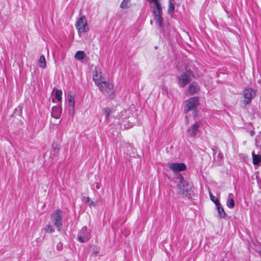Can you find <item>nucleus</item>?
<instances>
[{
  "instance_id": "1",
  "label": "nucleus",
  "mask_w": 261,
  "mask_h": 261,
  "mask_svg": "<svg viewBox=\"0 0 261 261\" xmlns=\"http://www.w3.org/2000/svg\"><path fill=\"white\" fill-rule=\"evenodd\" d=\"M177 186L180 194L188 197H191L193 195L192 183L185 180L182 177Z\"/></svg>"
},
{
  "instance_id": "2",
  "label": "nucleus",
  "mask_w": 261,
  "mask_h": 261,
  "mask_svg": "<svg viewBox=\"0 0 261 261\" xmlns=\"http://www.w3.org/2000/svg\"><path fill=\"white\" fill-rule=\"evenodd\" d=\"M97 86L100 91L108 97L111 98L115 97V90L112 83L102 81Z\"/></svg>"
},
{
  "instance_id": "3",
  "label": "nucleus",
  "mask_w": 261,
  "mask_h": 261,
  "mask_svg": "<svg viewBox=\"0 0 261 261\" xmlns=\"http://www.w3.org/2000/svg\"><path fill=\"white\" fill-rule=\"evenodd\" d=\"M91 230L86 226L83 227L78 232L77 239L81 243H84L90 239Z\"/></svg>"
},
{
  "instance_id": "4",
  "label": "nucleus",
  "mask_w": 261,
  "mask_h": 261,
  "mask_svg": "<svg viewBox=\"0 0 261 261\" xmlns=\"http://www.w3.org/2000/svg\"><path fill=\"white\" fill-rule=\"evenodd\" d=\"M198 105V97H192L186 101V106L184 111L186 113H187L190 111L195 110Z\"/></svg>"
},
{
  "instance_id": "5",
  "label": "nucleus",
  "mask_w": 261,
  "mask_h": 261,
  "mask_svg": "<svg viewBox=\"0 0 261 261\" xmlns=\"http://www.w3.org/2000/svg\"><path fill=\"white\" fill-rule=\"evenodd\" d=\"M61 213V211L57 210L54 213H53L51 216L54 225L57 228L58 231H60L62 227Z\"/></svg>"
},
{
  "instance_id": "6",
  "label": "nucleus",
  "mask_w": 261,
  "mask_h": 261,
  "mask_svg": "<svg viewBox=\"0 0 261 261\" xmlns=\"http://www.w3.org/2000/svg\"><path fill=\"white\" fill-rule=\"evenodd\" d=\"M243 93L244 97L245 98L243 103L245 106H246L249 104L255 96V91L252 88H247L244 90Z\"/></svg>"
},
{
  "instance_id": "7",
  "label": "nucleus",
  "mask_w": 261,
  "mask_h": 261,
  "mask_svg": "<svg viewBox=\"0 0 261 261\" xmlns=\"http://www.w3.org/2000/svg\"><path fill=\"white\" fill-rule=\"evenodd\" d=\"M75 27L79 33L86 32L88 30L87 20L85 16H82L77 21Z\"/></svg>"
},
{
  "instance_id": "8",
  "label": "nucleus",
  "mask_w": 261,
  "mask_h": 261,
  "mask_svg": "<svg viewBox=\"0 0 261 261\" xmlns=\"http://www.w3.org/2000/svg\"><path fill=\"white\" fill-rule=\"evenodd\" d=\"M167 166L174 172L184 171L187 168L186 165L182 163H169Z\"/></svg>"
},
{
  "instance_id": "9",
  "label": "nucleus",
  "mask_w": 261,
  "mask_h": 261,
  "mask_svg": "<svg viewBox=\"0 0 261 261\" xmlns=\"http://www.w3.org/2000/svg\"><path fill=\"white\" fill-rule=\"evenodd\" d=\"M191 80V77L188 76L187 73H182L178 77V85L180 87L182 88L190 83Z\"/></svg>"
},
{
  "instance_id": "10",
  "label": "nucleus",
  "mask_w": 261,
  "mask_h": 261,
  "mask_svg": "<svg viewBox=\"0 0 261 261\" xmlns=\"http://www.w3.org/2000/svg\"><path fill=\"white\" fill-rule=\"evenodd\" d=\"M154 3V5L151 6L153 14H162V8L159 1L153 0L152 1V3Z\"/></svg>"
},
{
  "instance_id": "11",
  "label": "nucleus",
  "mask_w": 261,
  "mask_h": 261,
  "mask_svg": "<svg viewBox=\"0 0 261 261\" xmlns=\"http://www.w3.org/2000/svg\"><path fill=\"white\" fill-rule=\"evenodd\" d=\"M93 80L96 86L102 81L101 72L97 67L95 68L94 73L93 75Z\"/></svg>"
},
{
  "instance_id": "12",
  "label": "nucleus",
  "mask_w": 261,
  "mask_h": 261,
  "mask_svg": "<svg viewBox=\"0 0 261 261\" xmlns=\"http://www.w3.org/2000/svg\"><path fill=\"white\" fill-rule=\"evenodd\" d=\"M199 126V123L196 122L190 128H189L188 129V133L189 136L194 137L197 134Z\"/></svg>"
},
{
  "instance_id": "13",
  "label": "nucleus",
  "mask_w": 261,
  "mask_h": 261,
  "mask_svg": "<svg viewBox=\"0 0 261 261\" xmlns=\"http://www.w3.org/2000/svg\"><path fill=\"white\" fill-rule=\"evenodd\" d=\"M62 108L61 107H53L51 111V116L56 119H59L61 115Z\"/></svg>"
},
{
  "instance_id": "14",
  "label": "nucleus",
  "mask_w": 261,
  "mask_h": 261,
  "mask_svg": "<svg viewBox=\"0 0 261 261\" xmlns=\"http://www.w3.org/2000/svg\"><path fill=\"white\" fill-rule=\"evenodd\" d=\"M227 206L230 208H232L234 206V195L230 193L228 195L226 202Z\"/></svg>"
},
{
  "instance_id": "15",
  "label": "nucleus",
  "mask_w": 261,
  "mask_h": 261,
  "mask_svg": "<svg viewBox=\"0 0 261 261\" xmlns=\"http://www.w3.org/2000/svg\"><path fill=\"white\" fill-rule=\"evenodd\" d=\"M199 90V87L197 84L195 82L192 83L189 86V92L191 94H194L197 93Z\"/></svg>"
},
{
  "instance_id": "16",
  "label": "nucleus",
  "mask_w": 261,
  "mask_h": 261,
  "mask_svg": "<svg viewBox=\"0 0 261 261\" xmlns=\"http://www.w3.org/2000/svg\"><path fill=\"white\" fill-rule=\"evenodd\" d=\"M217 203H218L217 204L216 207H217L219 217L221 218H225L226 216V214L225 212L224 211V208L222 207L220 202L217 201Z\"/></svg>"
},
{
  "instance_id": "17",
  "label": "nucleus",
  "mask_w": 261,
  "mask_h": 261,
  "mask_svg": "<svg viewBox=\"0 0 261 261\" xmlns=\"http://www.w3.org/2000/svg\"><path fill=\"white\" fill-rule=\"evenodd\" d=\"M252 163L254 165H257L261 162V155L255 154L254 152H252Z\"/></svg>"
},
{
  "instance_id": "18",
  "label": "nucleus",
  "mask_w": 261,
  "mask_h": 261,
  "mask_svg": "<svg viewBox=\"0 0 261 261\" xmlns=\"http://www.w3.org/2000/svg\"><path fill=\"white\" fill-rule=\"evenodd\" d=\"M154 19L155 22L160 28H162L163 26V18L161 16V14H154Z\"/></svg>"
},
{
  "instance_id": "19",
  "label": "nucleus",
  "mask_w": 261,
  "mask_h": 261,
  "mask_svg": "<svg viewBox=\"0 0 261 261\" xmlns=\"http://www.w3.org/2000/svg\"><path fill=\"white\" fill-rule=\"evenodd\" d=\"M68 100L69 102V107L71 108L73 110L74 108V96L72 95H68Z\"/></svg>"
},
{
  "instance_id": "20",
  "label": "nucleus",
  "mask_w": 261,
  "mask_h": 261,
  "mask_svg": "<svg viewBox=\"0 0 261 261\" xmlns=\"http://www.w3.org/2000/svg\"><path fill=\"white\" fill-rule=\"evenodd\" d=\"M85 54L83 51H77L75 55V58L79 60H82L84 58Z\"/></svg>"
},
{
  "instance_id": "21",
  "label": "nucleus",
  "mask_w": 261,
  "mask_h": 261,
  "mask_svg": "<svg viewBox=\"0 0 261 261\" xmlns=\"http://www.w3.org/2000/svg\"><path fill=\"white\" fill-rule=\"evenodd\" d=\"M39 62L41 68H44L46 67V59L43 55H41L40 57Z\"/></svg>"
},
{
  "instance_id": "22",
  "label": "nucleus",
  "mask_w": 261,
  "mask_h": 261,
  "mask_svg": "<svg viewBox=\"0 0 261 261\" xmlns=\"http://www.w3.org/2000/svg\"><path fill=\"white\" fill-rule=\"evenodd\" d=\"M175 9L174 4H173V2L169 1V6H168V14H171L173 13Z\"/></svg>"
},
{
  "instance_id": "23",
  "label": "nucleus",
  "mask_w": 261,
  "mask_h": 261,
  "mask_svg": "<svg viewBox=\"0 0 261 261\" xmlns=\"http://www.w3.org/2000/svg\"><path fill=\"white\" fill-rule=\"evenodd\" d=\"M106 119L108 120L110 114L111 113V110L109 108H106L103 110Z\"/></svg>"
},
{
  "instance_id": "24",
  "label": "nucleus",
  "mask_w": 261,
  "mask_h": 261,
  "mask_svg": "<svg viewBox=\"0 0 261 261\" xmlns=\"http://www.w3.org/2000/svg\"><path fill=\"white\" fill-rule=\"evenodd\" d=\"M62 92L61 90H58L56 92V94H55V97H56V98L58 100V101H61V99H62Z\"/></svg>"
},
{
  "instance_id": "25",
  "label": "nucleus",
  "mask_w": 261,
  "mask_h": 261,
  "mask_svg": "<svg viewBox=\"0 0 261 261\" xmlns=\"http://www.w3.org/2000/svg\"><path fill=\"white\" fill-rule=\"evenodd\" d=\"M52 148L55 152L54 154H56V155H57L60 149L59 146L57 143H54L52 144Z\"/></svg>"
},
{
  "instance_id": "26",
  "label": "nucleus",
  "mask_w": 261,
  "mask_h": 261,
  "mask_svg": "<svg viewBox=\"0 0 261 261\" xmlns=\"http://www.w3.org/2000/svg\"><path fill=\"white\" fill-rule=\"evenodd\" d=\"M44 230L46 233L51 232L53 231L52 226L50 225H47L44 228Z\"/></svg>"
},
{
  "instance_id": "27",
  "label": "nucleus",
  "mask_w": 261,
  "mask_h": 261,
  "mask_svg": "<svg viewBox=\"0 0 261 261\" xmlns=\"http://www.w3.org/2000/svg\"><path fill=\"white\" fill-rule=\"evenodd\" d=\"M210 196L211 200L213 201L215 203L216 206H217V204L218 203L217 201H219V200L217 198H215V197L214 195H213L211 193L210 194Z\"/></svg>"
},
{
  "instance_id": "28",
  "label": "nucleus",
  "mask_w": 261,
  "mask_h": 261,
  "mask_svg": "<svg viewBox=\"0 0 261 261\" xmlns=\"http://www.w3.org/2000/svg\"><path fill=\"white\" fill-rule=\"evenodd\" d=\"M128 2V0H123L120 4V7L122 8H127V3Z\"/></svg>"
},
{
  "instance_id": "29",
  "label": "nucleus",
  "mask_w": 261,
  "mask_h": 261,
  "mask_svg": "<svg viewBox=\"0 0 261 261\" xmlns=\"http://www.w3.org/2000/svg\"><path fill=\"white\" fill-rule=\"evenodd\" d=\"M217 158H218V162L220 163H221L223 160V155L220 151H219V153L217 155Z\"/></svg>"
},
{
  "instance_id": "30",
  "label": "nucleus",
  "mask_w": 261,
  "mask_h": 261,
  "mask_svg": "<svg viewBox=\"0 0 261 261\" xmlns=\"http://www.w3.org/2000/svg\"><path fill=\"white\" fill-rule=\"evenodd\" d=\"M57 249L58 250H61L62 249V243H59L57 245Z\"/></svg>"
},
{
  "instance_id": "31",
  "label": "nucleus",
  "mask_w": 261,
  "mask_h": 261,
  "mask_svg": "<svg viewBox=\"0 0 261 261\" xmlns=\"http://www.w3.org/2000/svg\"><path fill=\"white\" fill-rule=\"evenodd\" d=\"M185 73H187V74L188 75V76L190 77L191 76H194L193 73L190 70H187L186 72H185Z\"/></svg>"
},
{
  "instance_id": "32",
  "label": "nucleus",
  "mask_w": 261,
  "mask_h": 261,
  "mask_svg": "<svg viewBox=\"0 0 261 261\" xmlns=\"http://www.w3.org/2000/svg\"><path fill=\"white\" fill-rule=\"evenodd\" d=\"M85 202L88 204L91 200L89 197H84Z\"/></svg>"
},
{
  "instance_id": "33",
  "label": "nucleus",
  "mask_w": 261,
  "mask_h": 261,
  "mask_svg": "<svg viewBox=\"0 0 261 261\" xmlns=\"http://www.w3.org/2000/svg\"><path fill=\"white\" fill-rule=\"evenodd\" d=\"M88 204V205L90 206H94L95 205L94 202L93 201H91V200Z\"/></svg>"
},
{
  "instance_id": "34",
  "label": "nucleus",
  "mask_w": 261,
  "mask_h": 261,
  "mask_svg": "<svg viewBox=\"0 0 261 261\" xmlns=\"http://www.w3.org/2000/svg\"><path fill=\"white\" fill-rule=\"evenodd\" d=\"M250 135H251V136H253L254 135V134H255L254 131H253V130H251V132H250Z\"/></svg>"
},
{
  "instance_id": "35",
  "label": "nucleus",
  "mask_w": 261,
  "mask_h": 261,
  "mask_svg": "<svg viewBox=\"0 0 261 261\" xmlns=\"http://www.w3.org/2000/svg\"><path fill=\"white\" fill-rule=\"evenodd\" d=\"M213 151V155H215V154L217 152V151L216 150L214 149V148L212 149Z\"/></svg>"
},
{
  "instance_id": "36",
  "label": "nucleus",
  "mask_w": 261,
  "mask_h": 261,
  "mask_svg": "<svg viewBox=\"0 0 261 261\" xmlns=\"http://www.w3.org/2000/svg\"><path fill=\"white\" fill-rule=\"evenodd\" d=\"M96 188H97V189H98L99 188V186H96Z\"/></svg>"
}]
</instances>
